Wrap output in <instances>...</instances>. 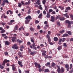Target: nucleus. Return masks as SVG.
<instances>
[{"label":"nucleus","instance_id":"nucleus-1","mask_svg":"<svg viewBox=\"0 0 73 73\" xmlns=\"http://www.w3.org/2000/svg\"><path fill=\"white\" fill-rule=\"evenodd\" d=\"M34 64L35 65V67H36V68H37L38 69H39V72H40L42 71V69H41V68H41V65H40V64H38V63L35 62L34 63Z\"/></svg>","mask_w":73,"mask_h":73},{"label":"nucleus","instance_id":"nucleus-2","mask_svg":"<svg viewBox=\"0 0 73 73\" xmlns=\"http://www.w3.org/2000/svg\"><path fill=\"white\" fill-rule=\"evenodd\" d=\"M32 2H36V4L37 5H40L41 4V3H40V0H31Z\"/></svg>","mask_w":73,"mask_h":73},{"label":"nucleus","instance_id":"nucleus-3","mask_svg":"<svg viewBox=\"0 0 73 73\" xmlns=\"http://www.w3.org/2000/svg\"><path fill=\"white\" fill-rule=\"evenodd\" d=\"M56 67L57 68V72L58 73H62V71H61V70L60 69V66L58 65H56Z\"/></svg>","mask_w":73,"mask_h":73},{"label":"nucleus","instance_id":"nucleus-4","mask_svg":"<svg viewBox=\"0 0 73 73\" xmlns=\"http://www.w3.org/2000/svg\"><path fill=\"white\" fill-rule=\"evenodd\" d=\"M65 23L66 24H68V28H71V25H70V22L68 20H66Z\"/></svg>","mask_w":73,"mask_h":73},{"label":"nucleus","instance_id":"nucleus-5","mask_svg":"<svg viewBox=\"0 0 73 73\" xmlns=\"http://www.w3.org/2000/svg\"><path fill=\"white\" fill-rule=\"evenodd\" d=\"M50 21L52 22H54V21H55V18H54V17L53 16H51V20Z\"/></svg>","mask_w":73,"mask_h":73},{"label":"nucleus","instance_id":"nucleus-6","mask_svg":"<svg viewBox=\"0 0 73 73\" xmlns=\"http://www.w3.org/2000/svg\"><path fill=\"white\" fill-rule=\"evenodd\" d=\"M12 48L13 49H18V47L17 46V44H14L13 46H12Z\"/></svg>","mask_w":73,"mask_h":73},{"label":"nucleus","instance_id":"nucleus-7","mask_svg":"<svg viewBox=\"0 0 73 73\" xmlns=\"http://www.w3.org/2000/svg\"><path fill=\"white\" fill-rule=\"evenodd\" d=\"M65 68H66L67 71H69V65L66 64L65 65Z\"/></svg>","mask_w":73,"mask_h":73},{"label":"nucleus","instance_id":"nucleus-8","mask_svg":"<svg viewBox=\"0 0 73 73\" xmlns=\"http://www.w3.org/2000/svg\"><path fill=\"white\" fill-rule=\"evenodd\" d=\"M26 20H32V17L30 15H28L27 17H26L25 18Z\"/></svg>","mask_w":73,"mask_h":73},{"label":"nucleus","instance_id":"nucleus-9","mask_svg":"<svg viewBox=\"0 0 73 73\" xmlns=\"http://www.w3.org/2000/svg\"><path fill=\"white\" fill-rule=\"evenodd\" d=\"M11 66H12V69L13 70V71H15V70H16V67H15V64H13L12 65H11Z\"/></svg>","mask_w":73,"mask_h":73},{"label":"nucleus","instance_id":"nucleus-10","mask_svg":"<svg viewBox=\"0 0 73 73\" xmlns=\"http://www.w3.org/2000/svg\"><path fill=\"white\" fill-rule=\"evenodd\" d=\"M18 55L20 57L22 58L23 57V56L22 55V53L20 52H19L18 53Z\"/></svg>","mask_w":73,"mask_h":73},{"label":"nucleus","instance_id":"nucleus-11","mask_svg":"<svg viewBox=\"0 0 73 73\" xmlns=\"http://www.w3.org/2000/svg\"><path fill=\"white\" fill-rule=\"evenodd\" d=\"M50 13H47V15L46 16V18L47 19H49L50 17Z\"/></svg>","mask_w":73,"mask_h":73},{"label":"nucleus","instance_id":"nucleus-12","mask_svg":"<svg viewBox=\"0 0 73 73\" xmlns=\"http://www.w3.org/2000/svg\"><path fill=\"white\" fill-rule=\"evenodd\" d=\"M30 48H31V49H35V50H37V48H36V47H33L32 46V45H31L30 46Z\"/></svg>","mask_w":73,"mask_h":73},{"label":"nucleus","instance_id":"nucleus-13","mask_svg":"<svg viewBox=\"0 0 73 73\" xmlns=\"http://www.w3.org/2000/svg\"><path fill=\"white\" fill-rule=\"evenodd\" d=\"M68 13H66V14H63V16H65L66 18H69V15H68Z\"/></svg>","mask_w":73,"mask_h":73},{"label":"nucleus","instance_id":"nucleus-14","mask_svg":"<svg viewBox=\"0 0 73 73\" xmlns=\"http://www.w3.org/2000/svg\"><path fill=\"white\" fill-rule=\"evenodd\" d=\"M16 38L15 37H12L11 40L12 42H15V39Z\"/></svg>","mask_w":73,"mask_h":73},{"label":"nucleus","instance_id":"nucleus-15","mask_svg":"<svg viewBox=\"0 0 73 73\" xmlns=\"http://www.w3.org/2000/svg\"><path fill=\"white\" fill-rule=\"evenodd\" d=\"M68 36H69V35L66 33H65L63 35L62 37H68Z\"/></svg>","mask_w":73,"mask_h":73},{"label":"nucleus","instance_id":"nucleus-16","mask_svg":"<svg viewBox=\"0 0 73 73\" xmlns=\"http://www.w3.org/2000/svg\"><path fill=\"white\" fill-rule=\"evenodd\" d=\"M53 40L54 41H57L58 40V39L57 37H54Z\"/></svg>","mask_w":73,"mask_h":73},{"label":"nucleus","instance_id":"nucleus-17","mask_svg":"<svg viewBox=\"0 0 73 73\" xmlns=\"http://www.w3.org/2000/svg\"><path fill=\"white\" fill-rule=\"evenodd\" d=\"M66 33L69 35H72V32L70 31H66Z\"/></svg>","mask_w":73,"mask_h":73},{"label":"nucleus","instance_id":"nucleus-18","mask_svg":"<svg viewBox=\"0 0 73 73\" xmlns=\"http://www.w3.org/2000/svg\"><path fill=\"white\" fill-rule=\"evenodd\" d=\"M59 20H60V21H64V20H65V18L64 17H60L59 18Z\"/></svg>","mask_w":73,"mask_h":73},{"label":"nucleus","instance_id":"nucleus-19","mask_svg":"<svg viewBox=\"0 0 73 73\" xmlns=\"http://www.w3.org/2000/svg\"><path fill=\"white\" fill-rule=\"evenodd\" d=\"M29 21H30V20L27 19V20H25V24H28L29 23Z\"/></svg>","mask_w":73,"mask_h":73},{"label":"nucleus","instance_id":"nucleus-20","mask_svg":"<svg viewBox=\"0 0 73 73\" xmlns=\"http://www.w3.org/2000/svg\"><path fill=\"white\" fill-rule=\"evenodd\" d=\"M46 66H50V62H48L46 64H45Z\"/></svg>","mask_w":73,"mask_h":73},{"label":"nucleus","instance_id":"nucleus-21","mask_svg":"<svg viewBox=\"0 0 73 73\" xmlns=\"http://www.w3.org/2000/svg\"><path fill=\"white\" fill-rule=\"evenodd\" d=\"M60 33H61V34H62V33H63L64 32H65V30H63L62 31H60L59 32Z\"/></svg>","mask_w":73,"mask_h":73},{"label":"nucleus","instance_id":"nucleus-22","mask_svg":"<svg viewBox=\"0 0 73 73\" xmlns=\"http://www.w3.org/2000/svg\"><path fill=\"white\" fill-rule=\"evenodd\" d=\"M58 8H60V9H61L62 10H64V7L60 6H58Z\"/></svg>","mask_w":73,"mask_h":73},{"label":"nucleus","instance_id":"nucleus-23","mask_svg":"<svg viewBox=\"0 0 73 73\" xmlns=\"http://www.w3.org/2000/svg\"><path fill=\"white\" fill-rule=\"evenodd\" d=\"M53 11V10H52V9H50L49 10L48 12L47 13L50 14V13H51V12H52Z\"/></svg>","mask_w":73,"mask_h":73},{"label":"nucleus","instance_id":"nucleus-24","mask_svg":"<svg viewBox=\"0 0 73 73\" xmlns=\"http://www.w3.org/2000/svg\"><path fill=\"white\" fill-rule=\"evenodd\" d=\"M9 44H10V42H9L8 41H6L5 42V44L7 45H9Z\"/></svg>","mask_w":73,"mask_h":73},{"label":"nucleus","instance_id":"nucleus-25","mask_svg":"<svg viewBox=\"0 0 73 73\" xmlns=\"http://www.w3.org/2000/svg\"><path fill=\"white\" fill-rule=\"evenodd\" d=\"M46 0H43L42 1V3L44 5L46 3Z\"/></svg>","mask_w":73,"mask_h":73},{"label":"nucleus","instance_id":"nucleus-26","mask_svg":"<svg viewBox=\"0 0 73 73\" xmlns=\"http://www.w3.org/2000/svg\"><path fill=\"white\" fill-rule=\"evenodd\" d=\"M36 53V52H31L30 53V54L31 55H33Z\"/></svg>","mask_w":73,"mask_h":73},{"label":"nucleus","instance_id":"nucleus-27","mask_svg":"<svg viewBox=\"0 0 73 73\" xmlns=\"http://www.w3.org/2000/svg\"><path fill=\"white\" fill-rule=\"evenodd\" d=\"M17 42H18L19 43H22V42H23V41L22 40H19V39H18L17 40Z\"/></svg>","mask_w":73,"mask_h":73},{"label":"nucleus","instance_id":"nucleus-28","mask_svg":"<svg viewBox=\"0 0 73 73\" xmlns=\"http://www.w3.org/2000/svg\"><path fill=\"white\" fill-rule=\"evenodd\" d=\"M64 68L63 67L61 68V71L62 73H64Z\"/></svg>","mask_w":73,"mask_h":73},{"label":"nucleus","instance_id":"nucleus-29","mask_svg":"<svg viewBox=\"0 0 73 73\" xmlns=\"http://www.w3.org/2000/svg\"><path fill=\"white\" fill-rule=\"evenodd\" d=\"M35 29L34 28H33L32 27H31L30 28V31H35Z\"/></svg>","mask_w":73,"mask_h":73},{"label":"nucleus","instance_id":"nucleus-30","mask_svg":"<svg viewBox=\"0 0 73 73\" xmlns=\"http://www.w3.org/2000/svg\"><path fill=\"white\" fill-rule=\"evenodd\" d=\"M3 1H4V2L7 4H9V1L7 0H3Z\"/></svg>","mask_w":73,"mask_h":73},{"label":"nucleus","instance_id":"nucleus-31","mask_svg":"<svg viewBox=\"0 0 73 73\" xmlns=\"http://www.w3.org/2000/svg\"><path fill=\"white\" fill-rule=\"evenodd\" d=\"M49 72V70L48 69H46L44 70L45 73H47V72Z\"/></svg>","mask_w":73,"mask_h":73},{"label":"nucleus","instance_id":"nucleus-32","mask_svg":"<svg viewBox=\"0 0 73 73\" xmlns=\"http://www.w3.org/2000/svg\"><path fill=\"white\" fill-rule=\"evenodd\" d=\"M42 16V13H40L38 16V18H39V19H41Z\"/></svg>","mask_w":73,"mask_h":73},{"label":"nucleus","instance_id":"nucleus-33","mask_svg":"<svg viewBox=\"0 0 73 73\" xmlns=\"http://www.w3.org/2000/svg\"><path fill=\"white\" fill-rule=\"evenodd\" d=\"M18 7L21 8V5H22V4H21V3L19 2L18 3Z\"/></svg>","mask_w":73,"mask_h":73},{"label":"nucleus","instance_id":"nucleus-34","mask_svg":"<svg viewBox=\"0 0 73 73\" xmlns=\"http://www.w3.org/2000/svg\"><path fill=\"white\" fill-rule=\"evenodd\" d=\"M60 18V15H58L55 18V20H57V19H58Z\"/></svg>","mask_w":73,"mask_h":73},{"label":"nucleus","instance_id":"nucleus-35","mask_svg":"<svg viewBox=\"0 0 73 73\" xmlns=\"http://www.w3.org/2000/svg\"><path fill=\"white\" fill-rule=\"evenodd\" d=\"M70 7H68L66 8V11H69V10H70Z\"/></svg>","mask_w":73,"mask_h":73},{"label":"nucleus","instance_id":"nucleus-36","mask_svg":"<svg viewBox=\"0 0 73 73\" xmlns=\"http://www.w3.org/2000/svg\"><path fill=\"white\" fill-rule=\"evenodd\" d=\"M3 3L1 4V5H2V6H3V7H4V5H5V2H4V1L3 0Z\"/></svg>","mask_w":73,"mask_h":73},{"label":"nucleus","instance_id":"nucleus-37","mask_svg":"<svg viewBox=\"0 0 73 73\" xmlns=\"http://www.w3.org/2000/svg\"><path fill=\"white\" fill-rule=\"evenodd\" d=\"M39 21L37 20H36L35 21V24H38V23H39Z\"/></svg>","mask_w":73,"mask_h":73},{"label":"nucleus","instance_id":"nucleus-38","mask_svg":"<svg viewBox=\"0 0 73 73\" xmlns=\"http://www.w3.org/2000/svg\"><path fill=\"white\" fill-rule=\"evenodd\" d=\"M61 49H62V47H61V46H59L58 47V50H61Z\"/></svg>","mask_w":73,"mask_h":73},{"label":"nucleus","instance_id":"nucleus-39","mask_svg":"<svg viewBox=\"0 0 73 73\" xmlns=\"http://www.w3.org/2000/svg\"><path fill=\"white\" fill-rule=\"evenodd\" d=\"M41 52L44 53H46V51L44 50H41Z\"/></svg>","mask_w":73,"mask_h":73},{"label":"nucleus","instance_id":"nucleus-40","mask_svg":"<svg viewBox=\"0 0 73 73\" xmlns=\"http://www.w3.org/2000/svg\"><path fill=\"white\" fill-rule=\"evenodd\" d=\"M18 64L19 65H20L21 64H22V62L20 61H19L18 62Z\"/></svg>","mask_w":73,"mask_h":73},{"label":"nucleus","instance_id":"nucleus-41","mask_svg":"<svg viewBox=\"0 0 73 73\" xmlns=\"http://www.w3.org/2000/svg\"><path fill=\"white\" fill-rule=\"evenodd\" d=\"M15 30H17V29H18V26H17V25H16L15 27Z\"/></svg>","mask_w":73,"mask_h":73},{"label":"nucleus","instance_id":"nucleus-42","mask_svg":"<svg viewBox=\"0 0 73 73\" xmlns=\"http://www.w3.org/2000/svg\"><path fill=\"white\" fill-rule=\"evenodd\" d=\"M0 68L1 69H3L4 68V66H1V65H0Z\"/></svg>","mask_w":73,"mask_h":73},{"label":"nucleus","instance_id":"nucleus-43","mask_svg":"<svg viewBox=\"0 0 73 73\" xmlns=\"http://www.w3.org/2000/svg\"><path fill=\"white\" fill-rule=\"evenodd\" d=\"M46 37L47 38H50V35L48 34H47Z\"/></svg>","mask_w":73,"mask_h":73},{"label":"nucleus","instance_id":"nucleus-44","mask_svg":"<svg viewBox=\"0 0 73 73\" xmlns=\"http://www.w3.org/2000/svg\"><path fill=\"white\" fill-rule=\"evenodd\" d=\"M31 9H29V10H28L27 13L29 15V14H30V13H31Z\"/></svg>","mask_w":73,"mask_h":73},{"label":"nucleus","instance_id":"nucleus-45","mask_svg":"<svg viewBox=\"0 0 73 73\" xmlns=\"http://www.w3.org/2000/svg\"><path fill=\"white\" fill-rule=\"evenodd\" d=\"M45 7V11H48V7H47V6H44Z\"/></svg>","mask_w":73,"mask_h":73},{"label":"nucleus","instance_id":"nucleus-46","mask_svg":"<svg viewBox=\"0 0 73 73\" xmlns=\"http://www.w3.org/2000/svg\"><path fill=\"white\" fill-rule=\"evenodd\" d=\"M5 63H7V62H9L10 61L9 60H4Z\"/></svg>","mask_w":73,"mask_h":73},{"label":"nucleus","instance_id":"nucleus-47","mask_svg":"<svg viewBox=\"0 0 73 73\" xmlns=\"http://www.w3.org/2000/svg\"><path fill=\"white\" fill-rule=\"evenodd\" d=\"M64 46H65V47H67V45L66 44V43H64L63 44Z\"/></svg>","mask_w":73,"mask_h":73},{"label":"nucleus","instance_id":"nucleus-48","mask_svg":"<svg viewBox=\"0 0 73 73\" xmlns=\"http://www.w3.org/2000/svg\"><path fill=\"white\" fill-rule=\"evenodd\" d=\"M1 24H2V25L3 26H4V25H5V23L2 22V23H1Z\"/></svg>","mask_w":73,"mask_h":73},{"label":"nucleus","instance_id":"nucleus-49","mask_svg":"<svg viewBox=\"0 0 73 73\" xmlns=\"http://www.w3.org/2000/svg\"><path fill=\"white\" fill-rule=\"evenodd\" d=\"M56 64H55V63H54L53 62L52 64L51 65V66H52V67H54V66Z\"/></svg>","mask_w":73,"mask_h":73},{"label":"nucleus","instance_id":"nucleus-50","mask_svg":"<svg viewBox=\"0 0 73 73\" xmlns=\"http://www.w3.org/2000/svg\"><path fill=\"white\" fill-rule=\"evenodd\" d=\"M66 40V39L65 38H63L62 39V42H64Z\"/></svg>","mask_w":73,"mask_h":73},{"label":"nucleus","instance_id":"nucleus-51","mask_svg":"<svg viewBox=\"0 0 73 73\" xmlns=\"http://www.w3.org/2000/svg\"><path fill=\"white\" fill-rule=\"evenodd\" d=\"M5 60H4L3 61V63L2 64V65L3 66H4L5 65Z\"/></svg>","mask_w":73,"mask_h":73},{"label":"nucleus","instance_id":"nucleus-52","mask_svg":"<svg viewBox=\"0 0 73 73\" xmlns=\"http://www.w3.org/2000/svg\"><path fill=\"white\" fill-rule=\"evenodd\" d=\"M52 15H55L56 14V12L54 11H53L51 13Z\"/></svg>","mask_w":73,"mask_h":73},{"label":"nucleus","instance_id":"nucleus-53","mask_svg":"<svg viewBox=\"0 0 73 73\" xmlns=\"http://www.w3.org/2000/svg\"><path fill=\"white\" fill-rule=\"evenodd\" d=\"M4 54L5 56H7V55H8V52H5Z\"/></svg>","mask_w":73,"mask_h":73},{"label":"nucleus","instance_id":"nucleus-54","mask_svg":"<svg viewBox=\"0 0 73 73\" xmlns=\"http://www.w3.org/2000/svg\"><path fill=\"white\" fill-rule=\"evenodd\" d=\"M32 46H33V48L36 47V44L35 43H33L32 44Z\"/></svg>","mask_w":73,"mask_h":73},{"label":"nucleus","instance_id":"nucleus-55","mask_svg":"<svg viewBox=\"0 0 73 73\" xmlns=\"http://www.w3.org/2000/svg\"><path fill=\"white\" fill-rule=\"evenodd\" d=\"M48 34L49 35H50L52 33V32L49 31L48 32Z\"/></svg>","mask_w":73,"mask_h":73},{"label":"nucleus","instance_id":"nucleus-56","mask_svg":"<svg viewBox=\"0 0 73 73\" xmlns=\"http://www.w3.org/2000/svg\"><path fill=\"white\" fill-rule=\"evenodd\" d=\"M70 16L71 17V18H73V15H72L71 13H70L69 14Z\"/></svg>","mask_w":73,"mask_h":73},{"label":"nucleus","instance_id":"nucleus-57","mask_svg":"<svg viewBox=\"0 0 73 73\" xmlns=\"http://www.w3.org/2000/svg\"><path fill=\"white\" fill-rule=\"evenodd\" d=\"M8 12H10V14H12L13 12L12 11L10 10H8Z\"/></svg>","mask_w":73,"mask_h":73},{"label":"nucleus","instance_id":"nucleus-58","mask_svg":"<svg viewBox=\"0 0 73 73\" xmlns=\"http://www.w3.org/2000/svg\"><path fill=\"white\" fill-rule=\"evenodd\" d=\"M70 42H71V41H73V38H70Z\"/></svg>","mask_w":73,"mask_h":73},{"label":"nucleus","instance_id":"nucleus-59","mask_svg":"<svg viewBox=\"0 0 73 73\" xmlns=\"http://www.w3.org/2000/svg\"><path fill=\"white\" fill-rule=\"evenodd\" d=\"M5 30H2L1 32V33H3L5 32Z\"/></svg>","mask_w":73,"mask_h":73},{"label":"nucleus","instance_id":"nucleus-60","mask_svg":"<svg viewBox=\"0 0 73 73\" xmlns=\"http://www.w3.org/2000/svg\"><path fill=\"white\" fill-rule=\"evenodd\" d=\"M44 57L45 58H48V55H45L44 56Z\"/></svg>","mask_w":73,"mask_h":73},{"label":"nucleus","instance_id":"nucleus-61","mask_svg":"<svg viewBox=\"0 0 73 73\" xmlns=\"http://www.w3.org/2000/svg\"><path fill=\"white\" fill-rule=\"evenodd\" d=\"M28 3V4H29H29H31V0H29L28 1V2H27Z\"/></svg>","mask_w":73,"mask_h":73},{"label":"nucleus","instance_id":"nucleus-62","mask_svg":"<svg viewBox=\"0 0 73 73\" xmlns=\"http://www.w3.org/2000/svg\"><path fill=\"white\" fill-rule=\"evenodd\" d=\"M48 41L49 42H50V41H51V39H50V38H48Z\"/></svg>","mask_w":73,"mask_h":73},{"label":"nucleus","instance_id":"nucleus-63","mask_svg":"<svg viewBox=\"0 0 73 73\" xmlns=\"http://www.w3.org/2000/svg\"><path fill=\"white\" fill-rule=\"evenodd\" d=\"M57 25H58L59 26H60V22L58 21L57 22Z\"/></svg>","mask_w":73,"mask_h":73},{"label":"nucleus","instance_id":"nucleus-64","mask_svg":"<svg viewBox=\"0 0 73 73\" xmlns=\"http://www.w3.org/2000/svg\"><path fill=\"white\" fill-rule=\"evenodd\" d=\"M62 38H60L59 40V42H62Z\"/></svg>","mask_w":73,"mask_h":73}]
</instances>
